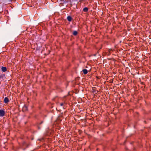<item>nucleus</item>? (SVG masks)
<instances>
[{"label":"nucleus","instance_id":"obj_10","mask_svg":"<svg viewBox=\"0 0 151 151\" xmlns=\"http://www.w3.org/2000/svg\"><path fill=\"white\" fill-rule=\"evenodd\" d=\"M60 105L61 106H63V103H62L60 104Z\"/></svg>","mask_w":151,"mask_h":151},{"label":"nucleus","instance_id":"obj_1","mask_svg":"<svg viewBox=\"0 0 151 151\" xmlns=\"http://www.w3.org/2000/svg\"><path fill=\"white\" fill-rule=\"evenodd\" d=\"M5 114V112L4 109L0 110V116H3Z\"/></svg>","mask_w":151,"mask_h":151},{"label":"nucleus","instance_id":"obj_3","mask_svg":"<svg viewBox=\"0 0 151 151\" xmlns=\"http://www.w3.org/2000/svg\"><path fill=\"white\" fill-rule=\"evenodd\" d=\"M1 70L3 72H6L7 70V69L6 67H2L1 68Z\"/></svg>","mask_w":151,"mask_h":151},{"label":"nucleus","instance_id":"obj_12","mask_svg":"<svg viewBox=\"0 0 151 151\" xmlns=\"http://www.w3.org/2000/svg\"><path fill=\"white\" fill-rule=\"evenodd\" d=\"M9 0L11 2L12 1H13V0ZM13 1H15V0H13Z\"/></svg>","mask_w":151,"mask_h":151},{"label":"nucleus","instance_id":"obj_11","mask_svg":"<svg viewBox=\"0 0 151 151\" xmlns=\"http://www.w3.org/2000/svg\"><path fill=\"white\" fill-rule=\"evenodd\" d=\"M3 75H0V80L1 79L3 78Z\"/></svg>","mask_w":151,"mask_h":151},{"label":"nucleus","instance_id":"obj_5","mask_svg":"<svg viewBox=\"0 0 151 151\" xmlns=\"http://www.w3.org/2000/svg\"><path fill=\"white\" fill-rule=\"evenodd\" d=\"M88 10V8L87 7L84 8L83 9V11L84 12H87Z\"/></svg>","mask_w":151,"mask_h":151},{"label":"nucleus","instance_id":"obj_13","mask_svg":"<svg viewBox=\"0 0 151 151\" xmlns=\"http://www.w3.org/2000/svg\"><path fill=\"white\" fill-rule=\"evenodd\" d=\"M42 123V122H41V123H40V124H41Z\"/></svg>","mask_w":151,"mask_h":151},{"label":"nucleus","instance_id":"obj_8","mask_svg":"<svg viewBox=\"0 0 151 151\" xmlns=\"http://www.w3.org/2000/svg\"><path fill=\"white\" fill-rule=\"evenodd\" d=\"M23 109H25V110H27V108L26 106H25L24 107H23Z\"/></svg>","mask_w":151,"mask_h":151},{"label":"nucleus","instance_id":"obj_4","mask_svg":"<svg viewBox=\"0 0 151 151\" xmlns=\"http://www.w3.org/2000/svg\"><path fill=\"white\" fill-rule=\"evenodd\" d=\"M67 19L69 22L71 21L72 18L70 16H68L67 17Z\"/></svg>","mask_w":151,"mask_h":151},{"label":"nucleus","instance_id":"obj_14","mask_svg":"<svg viewBox=\"0 0 151 151\" xmlns=\"http://www.w3.org/2000/svg\"><path fill=\"white\" fill-rule=\"evenodd\" d=\"M93 91L95 92V91Z\"/></svg>","mask_w":151,"mask_h":151},{"label":"nucleus","instance_id":"obj_7","mask_svg":"<svg viewBox=\"0 0 151 151\" xmlns=\"http://www.w3.org/2000/svg\"><path fill=\"white\" fill-rule=\"evenodd\" d=\"M78 32L76 31H74L73 32V35L74 36H76L78 34Z\"/></svg>","mask_w":151,"mask_h":151},{"label":"nucleus","instance_id":"obj_6","mask_svg":"<svg viewBox=\"0 0 151 151\" xmlns=\"http://www.w3.org/2000/svg\"><path fill=\"white\" fill-rule=\"evenodd\" d=\"M82 71L83 73L85 74H86L88 73V70L86 69H84L82 70Z\"/></svg>","mask_w":151,"mask_h":151},{"label":"nucleus","instance_id":"obj_9","mask_svg":"<svg viewBox=\"0 0 151 151\" xmlns=\"http://www.w3.org/2000/svg\"><path fill=\"white\" fill-rule=\"evenodd\" d=\"M112 50L111 49H109L108 51H109V55L110 54L111 51Z\"/></svg>","mask_w":151,"mask_h":151},{"label":"nucleus","instance_id":"obj_2","mask_svg":"<svg viewBox=\"0 0 151 151\" xmlns=\"http://www.w3.org/2000/svg\"><path fill=\"white\" fill-rule=\"evenodd\" d=\"M4 101L5 103H7L9 102V101L8 98L7 97H6L5 98Z\"/></svg>","mask_w":151,"mask_h":151}]
</instances>
